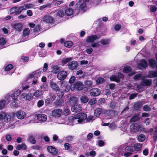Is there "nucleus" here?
Instances as JSON below:
<instances>
[{"label": "nucleus", "mask_w": 157, "mask_h": 157, "mask_svg": "<svg viewBox=\"0 0 157 157\" xmlns=\"http://www.w3.org/2000/svg\"><path fill=\"white\" fill-rule=\"evenodd\" d=\"M126 145L125 144L120 145L116 147L115 148V151L117 153L121 154L123 155L124 154V149Z\"/></svg>", "instance_id": "obj_7"}, {"label": "nucleus", "mask_w": 157, "mask_h": 157, "mask_svg": "<svg viewBox=\"0 0 157 157\" xmlns=\"http://www.w3.org/2000/svg\"><path fill=\"white\" fill-rule=\"evenodd\" d=\"M78 2L76 3L77 9L85 11L87 8L86 3L89 2V0H77Z\"/></svg>", "instance_id": "obj_2"}, {"label": "nucleus", "mask_w": 157, "mask_h": 157, "mask_svg": "<svg viewBox=\"0 0 157 157\" xmlns=\"http://www.w3.org/2000/svg\"><path fill=\"white\" fill-rule=\"evenodd\" d=\"M142 147V144L140 143H137L135 144L134 146V151H139L140 150Z\"/></svg>", "instance_id": "obj_29"}, {"label": "nucleus", "mask_w": 157, "mask_h": 157, "mask_svg": "<svg viewBox=\"0 0 157 157\" xmlns=\"http://www.w3.org/2000/svg\"><path fill=\"white\" fill-rule=\"evenodd\" d=\"M62 113V110L60 109H55L52 112V115L55 117H59Z\"/></svg>", "instance_id": "obj_12"}, {"label": "nucleus", "mask_w": 157, "mask_h": 157, "mask_svg": "<svg viewBox=\"0 0 157 157\" xmlns=\"http://www.w3.org/2000/svg\"><path fill=\"white\" fill-rule=\"evenodd\" d=\"M133 151V147L132 146H125L123 155L125 157H128L130 156Z\"/></svg>", "instance_id": "obj_4"}, {"label": "nucleus", "mask_w": 157, "mask_h": 157, "mask_svg": "<svg viewBox=\"0 0 157 157\" xmlns=\"http://www.w3.org/2000/svg\"><path fill=\"white\" fill-rule=\"evenodd\" d=\"M93 84V82L90 80H87L85 83V86L87 87H92Z\"/></svg>", "instance_id": "obj_38"}, {"label": "nucleus", "mask_w": 157, "mask_h": 157, "mask_svg": "<svg viewBox=\"0 0 157 157\" xmlns=\"http://www.w3.org/2000/svg\"><path fill=\"white\" fill-rule=\"evenodd\" d=\"M150 66L152 68L154 69L156 67L157 65V62L155 59H150L148 60Z\"/></svg>", "instance_id": "obj_16"}, {"label": "nucleus", "mask_w": 157, "mask_h": 157, "mask_svg": "<svg viewBox=\"0 0 157 157\" xmlns=\"http://www.w3.org/2000/svg\"><path fill=\"white\" fill-rule=\"evenodd\" d=\"M143 110L145 111L149 112L151 111V108L150 106L146 105L143 106Z\"/></svg>", "instance_id": "obj_37"}, {"label": "nucleus", "mask_w": 157, "mask_h": 157, "mask_svg": "<svg viewBox=\"0 0 157 157\" xmlns=\"http://www.w3.org/2000/svg\"><path fill=\"white\" fill-rule=\"evenodd\" d=\"M17 9V7H14L12 8L10 10V14H12L14 13H15L16 11V10Z\"/></svg>", "instance_id": "obj_54"}, {"label": "nucleus", "mask_w": 157, "mask_h": 157, "mask_svg": "<svg viewBox=\"0 0 157 157\" xmlns=\"http://www.w3.org/2000/svg\"><path fill=\"white\" fill-rule=\"evenodd\" d=\"M97 38V36L96 35H93L89 36L86 39L87 42H92L95 40Z\"/></svg>", "instance_id": "obj_23"}, {"label": "nucleus", "mask_w": 157, "mask_h": 157, "mask_svg": "<svg viewBox=\"0 0 157 157\" xmlns=\"http://www.w3.org/2000/svg\"><path fill=\"white\" fill-rule=\"evenodd\" d=\"M69 118V119L72 122L75 123L78 122L81 123L85 122V121L87 118V115L85 113H80L77 114L75 116H71Z\"/></svg>", "instance_id": "obj_1"}, {"label": "nucleus", "mask_w": 157, "mask_h": 157, "mask_svg": "<svg viewBox=\"0 0 157 157\" xmlns=\"http://www.w3.org/2000/svg\"><path fill=\"white\" fill-rule=\"evenodd\" d=\"M75 80V77L74 76H72L70 79L69 83H73Z\"/></svg>", "instance_id": "obj_60"}, {"label": "nucleus", "mask_w": 157, "mask_h": 157, "mask_svg": "<svg viewBox=\"0 0 157 157\" xmlns=\"http://www.w3.org/2000/svg\"><path fill=\"white\" fill-rule=\"evenodd\" d=\"M60 85L62 88H63V87L65 86L64 91L65 92H68L69 91L70 88V86L69 85L66 84L65 81L61 82Z\"/></svg>", "instance_id": "obj_17"}, {"label": "nucleus", "mask_w": 157, "mask_h": 157, "mask_svg": "<svg viewBox=\"0 0 157 157\" xmlns=\"http://www.w3.org/2000/svg\"><path fill=\"white\" fill-rule=\"evenodd\" d=\"M140 126L137 123H133L130 126V129L133 132H138L140 129Z\"/></svg>", "instance_id": "obj_10"}, {"label": "nucleus", "mask_w": 157, "mask_h": 157, "mask_svg": "<svg viewBox=\"0 0 157 157\" xmlns=\"http://www.w3.org/2000/svg\"><path fill=\"white\" fill-rule=\"evenodd\" d=\"M37 119L40 121H45L47 120V116L44 114H39L37 115Z\"/></svg>", "instance_id": "obj_18"}, {"label": "nucleus", "mask_w": 157, "mask_h": 157, "mask_svg": "<svg viewBox=\"0 0 157 157\" xmlns=\"http://www.w3.org/2000/svg\"><path fill=\"white\" fill-rule=\"evenodd\" d=\"M110 79L112 81H115L118 82L120 81V79L118 78L117 76L112 75L110 77Z\"/></svg>", "instance_id": "obj_35"}, {"label": "nucleus", "mask_w": 157, "mask_h": 157, "mask_svg": "<svg viewBox=\"0 0 157 157\" xmlns=\"http://www.w3.org/2000/svg\"><path fill=\"white\" fill-rule=\"evenodd\" d=\"M83 86V83L80 81L77 82L75 83L76 88L79 91L81 90Z\"/></svg>", "instance_id": "obj_22"}, {"label": "nucleus", "mask_w": 157, "mask_h": 157, "mask_svg": "<svg viewBox=\"0 0 157 157\" xmlns=\"http://www.w3.org/2000/svg\"><path fill=\"white\" fill-rule=\"evenodd\" d=\"M141 76V75L140 74H137L133 77V79L136 80H137L140 79Z\"/></svg>", "instance_id": "obj_59"}, {"label": "nucleus", "mask_w": 157, "mask_h": 157, "mask_svg": "<svg viewBox=\"0 0 157 157\" xmlns=\"http://www.w3.org/2000/svg\"><path fill=\"white\" fill-rule=\"evenodd\" d=\"M67 75V72L66 71H62L58 73L57 77L59 80H63L66 78Z\"/></svg>", "instance_id": "obj_5"}, {"label": "nucleus", "mask_w": 157, "mask_h": 157, "mask_svg": "<svg viewBox=\"0 0 157 157\" xmlns=\"http://www.w3.org/2000/svg\"><path fill=\"white\" fill-rule=\"evenodd\" d=\"M23 10L24 9L23 6L20 7L18 8H17L16 10L15 14L17 15L20 14Z\"/></svg>", "instance_id": "obj_43"}, {"label": "nucleus", "mask_w": 157, "mask_h": 157, "mask_svg": "<svg viewBox=\"0 0 157 157\" xmlns=\"http://www.w3.org/2000/svg\"><path fill=\"white\" fill-rule=\"evenodd\" d=\"M138 115H134L130 120L129 122H135L139 120V118L138 117Z\"/></svg>", "instance_id": "obj_33"}, {"label": "nucleus", "mask_w": 157, "mask_h": 157, "mask_svg": "<svg viewBox=\"0 0 157 157\" xmlns=\"http://www.w3.org/2000/svg\"><path fill=\"white\" fill-rule=\"evenodd\" d=\"M50 86L52 89L55 91H59L60 90V89L59 86L55 82H51L50 83Z\"/></svg>", "instance_id": "obj_14"}, {"label": "nucleus", "mask_w": 157, "mask_h": 157, "mask_svg": "<svg viewBox=\"0 0 157 157\" xmlns=\"http://www.w3.org/2000/svg\"><path fill=\"white\" fill-rule=\"evenodd\" d=\"M137 94H138L137 93L132 94H131L129 97V99L132 100L134 98L137 96Z\"/></svg>", "instance_id": "obj_56"}, {"label": "nucleus", "mask_w": 157, "mask_h": 157, "mask_svg": "<svg viewBox=\"0 0 157 157\" xmlns=\"http://www.w3.org/2000/svg\"><path fill=\"white\" fill-rule=\"evenodd\" d=\"M73 13V10L72 8H68L65 11V14L68 16H70Z\"/></svg>", "instance_id": "obj_32"}, {"label": "nucleus", "mask_w": 157, "mask_h": 157, "mask_svg": "<svg viewBox=\"0 0 157 157\" xmlns=\"http://www.w3.org/2000/svg\"><path fill=\"white\" fill-rule=\"evenodd\" d=\"M28 140L33 144H34L36 143V140L34 139L33 136L31 134L28 135Z\"/></svg>", "instance_id": "obj_25"}, {"label": "nucleus", "mask_w": 157, "mask_h": 157, "mask_svg": "<svg viewBox=\"0 0 157 157\" xmlns=\"http://www.w3.org/2000/svg\"><path fill=\"white\" fill-rule=\"evenodd\" d=\"M150 116V114L147 113H143L141 114V117H148Z\"/></svg>", "instance_id": "obj_61"}, {"label": "nucleus", "mask_w": 157, "mask_h": 157, "mask_svg": "<svg viewBox=\"0 0 157 157\" xmlns=\"http://www.w3.org/2000/svg\"><path fill=\"white\" fill-rule=\"evenodd\" d=\"M34 75V74L32 73L29 75L27 80V83H30L31 82V81L32 82V84L34 85L36 83L38 78L36 77L35 79L33 80V77Z\"/></svg>", "instance_id": "obj_11"}, {"label": "nucleus", "mask_w": 157, "mask_h": 157, "mask_svg": "<svg viewBox=\"0 0 157 157\" xmlns=\"http://www.w3.org/2000/svg\"><path fill=\"white\" fill-rule=\"evenodd\" d=\"M47 150L49 152L52 153L54 155H56L57 153L56 151V148L52 146H48L47 148Z\"/></svg>", "instance_id": "obj_21"}, {"label": "nucleus", "mask_w": 157, "mask_h": 157, "mask_svg": "<svg viewBox=\"0 0 157 157\" xmlns=\"http://www.w3.org/2000/svg\"><path fill=\"white\" fill-rule=\"evenodd\" d=\"M70 112V110L68 108L65 109L63 111L64 114L65 115H68Z\"/></svg>", "instance_id": "obj_58"}, {"label": "nucleus", "mask_w": 157, "mask_h": 157, "mask_svg": "<svg viewBox=\"0 0 157 157\" xmlns=\"http://www.w3.org/2000/svg\"><path fill=\"white\" fill-rule=\"evenodd\" d=\"M56 16H58L59 17H63L65 15L64 12L62 10H60L58 11L56 13Z\"/></svg>", "instance_id": "obj_46"}, {"label": "nucleus", "mask_w": 157, "mask_h": 157, "mask_svg": "<svg viewBox=\"0 0 157 157\" xmlns=\"http://www.w3.org/2000/svg\"><path fill=\"white\" fill-rule=\"evenodd\" d=\"M156 68H157V65ZM147 77L150 78H153L157 77V71H149Z\"/></svg>", "instance_id": "obj_15"}, {"label": "nucleus", "mask_w": 157, "mask_h": 157, "mask_svg": "<svg viewBox=\"0 0 157 157\" xmlns=\"http://www.w3.org/2000/svg\"><path fill=\"white\" fill-rule=\"evenodd\" d=\"M71 110L72 111L74 112H79L81 110V108L79 105H75L72 107Z\"/></svg>", "instance_id": "obj_19"}, {"label": "nucleus", "mask_w": 157, "mask_h": 157, "mask_svg": "<svg viewBox=\"0 0 157 157\" xmlns=\"http://www.w3.org/2000/svg\"><path fill=\"white\" fill-rule=\"evenodd\" d=\"M137 139L139 141L142 142L145 140V136L143 134H141L138 136Z\"/></svg>", "instance_id": "obj_36"}, {"label": "nucleus", "mask_w": 157, "mask_h": 157, "mask_svg": "<svg viewBox=\"0 0 157 157\" xmlns=\"http://www.w3.org/2000/svg\"><path fill=\"white\" fill-rule=\"evenodd\" d=\"M29 28L25 29L23 32V35L24 36H26L29 33Z\"/></svg>", "instance_id": "obj_49"}, {"label": "nucleus", "mask_w": 157, "mask_h": 157, "mask_svg": "<svg viewBox=\"0 0 157 157\" xmlns=\"http://www.w3.org/2000/svg\"><path fill=\"white\" fill-rule=\"evenodd\" d=\"M50 97L51 98V100L52 101L54 100L56 98V95L53 93H51L50 94Z\"/></svg>", "instance_id": "obj_57"}, {"label": "nucleus", "mask_w": 157, "mask_h": 157, "mask_svg": "<svg viewBox=\"0 0 157 157\" xmlns=\"http://www.w3.org/2000/svg\"><path fill=\"white\" fill-rule=\"evenodd\" d=\"M80 100L82 102L86 103L88 101L89 98L86 96L82 95L80 98Z\"/></svg>", "instance_id": "obj_31"}, {"label": "nucleus", "mask_w": 157, "mask_h": 157, "mask_svg": "<svg viewBox=\"0 0 157 157\" xmlns=\"http://www.w3.org/2000/svg\"><path fill=\"white\" fill-rule=\"evenodd\" d=\"M131 71V67L128 66H125L123 70V71L124 73H128Z\"/></svg>", "instance_id": "obj_42"}, {"label": "nucleus", "mask_w": 157, "mask_h": 157, "mask_svg": "<svg viewBox=\"0 0 157 157\" xmlns=\"http://www.w3.org/2000/svg\"><path fill=\"white\" fill-rule=\"evenodd\" d=\"M140 67L145 68L147 66L148 64L145 60L143 59L140 61Z\"/></svg>", "instance_id": "obj_30"}, {"label": "nucleus", "mask_w": 157, "mask_h": 157, "mask_svg": "<svg viewBox=\"0 0 157 157\" xmlns=\"http://www.w3.org/2000/svg\"><path fill=\"white\" fill-rule=\"evenodd\" d=\"M11 117L5 113L2 112L0 113V123L4 121L6 122H8L10 121Z\"/></svg>", "instance_id": "obj_3"}, {"label": "nucleus", "mask_w": 157, "mask_h": 157, "mask_svg": "<svg viewBox=\"0 0 157 157\" xmlns=\"http://www.w3.org/2000/svg\"><path fill=\"white\" fill-rule=\"evenodd\" d=\"M44 92L41 90H36L33 94V95L36 97H39L43 94Z\"/></svg>", "instance_id": "obj_26"}, {"label": "nucleus", "mask_w": 157, "mask_h": 157, "mask_svg": "<svg viewBox=\"0 0 157 157\" xmlns=\"http://www.w3.org/2000/svg\"><path fill=\"white\" fill-rule=\"evenodd\" d=\"M72 60V58L71 57H69L65 58L61 61L62 63L63 64H66L69 61Z\"/></svg>", "instance_id": "obj_39"}, {"label": "nucleus", "mask_w": 157, "mask_h": 157, "mask_svg": "<svg viewBox=\"0 0 157 157\" xmlns=\"http://www.w3.org/2000/svg\"><path fill=\"white\" fill-rule=\"evenodd\" d=\"M11 107L13 108H15L17 106L18 103L14 101L11 102L10 104Z\"/></svg>", "instance_id": "obj_55"}, {"label": "nucleus", "mask_w": 157, "mask_h": 157, "mask_svg": "<svg viewBox=\"0 0 157 157\" xmlns=\"http://www.w3.org/2000/svg\"><path fill=\"white\" fill-rule=\"evenodd\" d=\"M101 92L100 90L97 88H93L90 90V95L93 96H98L100 94Z\"/></svg>", "instance_id": "obj_6"}, {"label": "nucleus", "mask_w": 157, "mask_h": 157, "mask_svg": "<svg viewBox=\"0 0 157 157\" xmlns=\"http://www.w3.org/2000/svg\"><path fill=\"white\" fill-rule=\"evenodd\" d=\"M6 105V101L4 100H2L0 101V109H3Z\"/></svg>", "instance_id": "obj_41"}, {"label": "nucleus", "mask_w": 157, "mask_h": 157, "mask_svg": "<svg viewBox=\"0 0 157 157\" xmlns=\"http://www.w3.org/2000/svg\"><path fill=\"white\" fill-rule=\"evenodd\" d=\"M101 43L104 45L108 44L109 43V40L108 39L102 40L101 41Z\"/></svg>", "instance_id": "obj_48"}, {"label": "nucleus", "mask_w": 157, "mask_h": 157, "mask_svg": "<svg viewBox=\"0 0 157 157\" xmlns=\"http://www.w3.org/2000/svg\"><path fill=\"white\" fill-rule=\"evenodd\" d=\"M70 101L71 103L74 104L77 102V99L76 98L71 97L70 98Z\"/></svg>", "instance_id": "obj_51"}, {"label": "nucleus", "mask_w": 157, "mask_h": 157, "mask_svg": "<svg viewBox=\"0 0 157 157\" xmlns=\"http://www.w3.org/2000/svg\"><path fill=\"white\" fill-rule=\"evenodd\" d=\"M24 7L25 10H27L28 9L31 8L34 6V5L31 4H26L24 6H23Z\"/></svg>", "instance_id": "obj_45"}, {"label": "nucleus", "mask_w": 157, "mask_h": 157, "mask_svg": "<svg viewBox=\"0 0 157 157\" xmlns=\"http://www.w3.org/2000/svg\"><path fill=\"white\" fill-rule=\"evenodd\" d=\"M67 66H68V67L70 69L73 70L77 68L78 64L76 61H73L67 64Z\"/></svg>", "instance_id": "obj_9"}, {"label": "nucleus", "mask_w": 157, "mask_h": 157, "mask_svg": "<svg viewBox=\"0 0 157 157\" xmlns=\"http://www.w3.org/2000/svg\"><path fill=\"white\" fill-rule=\"evenodd\" d=\"M152 80L151 79H146L143 81L142 84L144 86H150L151 84Z\"/></svg>", "instance_id": "obj_24"}, {"label": "nucleus", "mask_w": 157, "mask_h": 157, "mask_svg": "<svg viewBox=\"0 0 157 157\" xmlns=\"http://www.w3.org/2000/svg\"><path fill=\"white\" fill-rule=\"evenodd\" d=\"M16 115L17 118L20 119H22L26 117V113L24 112L18 110L16 113Z\"/></svg>", "instance_id": "obj_13"}, {"label": "nucleus", "mask_w": 157, "mask_h": 157, "mask_svg": "<svg viewBox=\"0 0 157 157\" xmlns=\"http://www.w3.org/2000/svg\"><path fill=\"white\" fill-rule=\"evenodd\" d=\"M44 101L42 100H40L38 102L37 105L38 107H40L44 104Z\"/></svg>", "instance_id": "obj_63"}, {"label": "nucleus", "mask_w": 157, "mask_h": 157, "mask_svg": "<svg viewBox=\"0 0 157 157\" xmlns=\"http://www.w3.org/2000/svg\"><path fill=\"white\" fill-rule=\"evenodd\" d=\"M42 21L47 23H52L54 21V18L52 16L48 15L45 16L42 19Z\"/></svg>", "instance_id": "obj_8"}, {"label": "nucleus", "mask_w": 157, "mask_h": 157, "mask_svg": "<svg viewBox=\"0 0 157 157\" xmlns=\"http://www.w3.org/2000/svg\"><path fill=\"white\" fill-rule=\"evenodd\" d=\"M101 113V109L100 108H97L95 111L94 114L96 116H99Z\"/></svg>", "instance_id": "obj_40"}, {"label": "nucleus", "mask_w": 157, "mask_h": 157, "mask_svg": "<svg viewBox=\"0 0 157 157\" xmlns=\"http://www.w3.org/2000/svg\"><path fill=\"white\" fill-rule=\"evenodd\" d=\"M96 101H97L95 98H93L90 100L88 104L90 105H92L95 104Z\"/></svg>", "instance_id": "obj_52"}, {"label": "nucleus", "mask_w": 157, "mask_h": 157, "mask_svg": "<svg viewBox=\"0 0 157 157\" xmlns=\"http://www.w3.org/2000/svg\"><path fill=\"white\" fill-rule=\"evenodd\" d=\"M60 70V67L57 65H54L52 67V72L54 74H56Z\"/></svg>", "instance_id": "obj_27"}, {"label": "nucleus", "mask_w": 157, "mask_h": 157, "mask_svg": "<svg viewBox=\"0 0 157 157\" xmlns=\"http://www.w3.org/2000/svg\"><path fill=\"white\" fill-rule=\"evenodd\" d=\"M73 43L70 41H67L64 42V46L68 48L71 47L73 45Z\"/></svg>", "instance_id": "obj_34"}, {"label": "nucleus", "mask_w": 157, "mask_h": 157, "mask_svg": "<svg viewBox=\"0 0 157 157\" xmlns=\"http://www.w3.org/2000/svg\"><path fill=\"white\" fill-rule=\"evenodd\" d=\"M143 104L140 102H136L134 103L133 107L136 110H138L140 109L142 106Z\"/></svg>", "instance_id": "obj_28"}, {"label": "nucleus", "mask_w": 157, "mask_h": 157, "mask_svg": "<svg viewBox=\"0 0 157 157\" xmlns=\"http://www.w3.org/2000/svg\"><path fill=\"white\" fill-rule=\"evenodd\" d=\"M13 67V65L10 64H9L7 66L5 69V70L7 71H9L11 69H12Z\"/></svg>", "instance_id": "obj_53"}, {"label": "nucleus", "mask_w": 157, "mask_h": 157, "mask_svg": "<svg viewBox=\"0 0 157 157\" xmlns=\"http://www.w3.org/2000/svg\"><path fill=\"white\" fill-rule=\"evenodd\" d=\"M6 139L8 141H10L12 140L11 135L9 134H7L6 136Z\"/></svg>", "instance_id": "obj_64"}, {"label": "nucleus", "mask_w": 157, "mask_h": 157, "mask_svg": "<svg viewBox=\"0 0 157 157\" xmlns=\"http://www.w3.org/2000/svg\"><path fill=\"white\" fill-rule=\"evenodd\" d=\"M114 28L115 30L118 31L121 28V26L120 25L117 24L115 25Z\"/></svg>", "instance_id": "obj_62"}, {"label": "nucleus", "mask_w": 157, "mask_h": 157, "mask_svg": "<svg viewBox=\"0 0 157 157\" xmlns=\"http://www.w3.org/2000/svg\"><path fill=\"white\" fill-rule=\"evenodd\" d=\"M32 94L31 93H29L26 94V99L29 101H30L32 99Z\"/></svg>", "instance_id": "obj_50"}, {"label": "nucleus", "mask_w": 157, "mask_h": 157, "mask_svg": "<svg viewBox=\"0 0 157 157\" xmlns=\"http://www.w3.org/2000/svg\"><path fill=\"white\" fill-rule=\"evenodd\" d=\"M22 25L21 23H16L14 25L13 28L16 31L20 32L22 30Z\"/></svg>", "instance_id": "obj_20"}, {"label": "nucleus", "mask_w": 157, "mask_h": 157, "mask_svg": "<svg viewBox=\"0 0 157 157\" xmlns=\"http://www.w3.org/2000/svg\"><path fill=\"white\" fill-rule=\"evenodd\" d=\"M96 154V152H95L94 151H90V152L89 153H86L85 154V155L87 156H88L89 155L90 156L94 157L95 156Z\"/></svg>", "instance_id": "obj_47"}, {"label": "nucleus", "mask_w": 157, "mask_h": 157, "mask_svg": "<svg viewBox=\"0 0 157 157\" xmlns=\"http://www.w3.org/2000/svg\"><path fill=\"white\" fill-rule=\"evenodd\" d=\"M96 82L97 84H100L104 82L105 79L103 78L100 77L97 79Z\"/></svg>", "instance_id": "obj_44"}]
</instances>
